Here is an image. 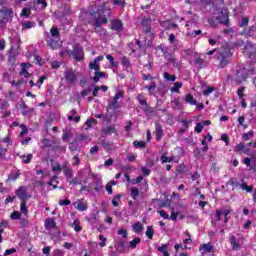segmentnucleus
I'll return each mask as SVG.
<instances>
[{
    "label": "nucleus",
    "instance_id": "2f4dec72",
    "mask_svg": "<svg viewBox=\"0 0 256 256\" xmlns=\"http://www.w3.org/2000/svg\"><path fill=\"white\" fill-rule=\"evenodd\" d=\"M240 189H242V191H246L247 193H251L255 189V187L249 186L247 185V183L243 182L240 185Z\"/></svg>",
    "mask_w": 256,
    "mask_h": 256
},
{
    "label": "nucleus",
    "instance_id": "e2e57ef3",
    "mask_svg": "<svg viewBox=\"0 0 256 256\" xmlns=\"http://www.w3.org/2000/svg\"><path fill=\"white\" fill-rule=\"evenodd\" d=\"M99 239H100V241H102V242L99 243V246L100 247H105V245H107V238H105V236L100 234Z\"/></svg>",
    "mask_w": 256,
    "mask_h": 256
},
{
    "label": "nucleus",
    "instance_id": "20e7f679",
    "mask_svg": "<svg viewBox=\"0 0 256 256\" xmlns=\"http://www.w3.org/2000/svg\"><path fill=\"white\" fill-rule=\"evenodd\" d=\"M137 99L140 103V105L142 107H144V113L146 115H153V113H155V108L149 106V104H147V99H145V95L143 94H138Z\"/></svg>",
    "mask_w": 256,
    "mask_h": 256
},
{
    "label": "nucleus",
    "instance_id": "473e14b6",
    "mask_svg": "<svg viewBox=\"0 0 256 256\" xmlns=\"http://www.w3.org/2000/svg\"><path fill=\"white\" fill-rule=\"evenodd\" d=\"M133 146L136 148V149H145L147 147V143H145V141H134L133 142Z\"/></svg>",
    "mask_w": 256,
    "mask_h": 256
},
{
    "label": "nucleus",
    "instance_id": "bf43d9fd",
    "mask_svg": "<svg viewBox=\"0 0 256 256\" xmlns=\"http://www.w3.org/2000/svg\"><path fill=\"white\" fill-rule=\"evenodd\" d=\"M118 235H122L123 239H127L128 237L127 229L120 228L118 230Z\"/></svg>",
    "mask_w": 256,
    "mask_h": 256
},
{
    "label": "nucleus",
    "instance_id": "8fccbe9b",
    "mask_svg": "<svg viewBox=\"0 0 256 256\" xmlns=\"http://www.w3.org/2000/svg\"><path fill=\"white\" fill-rule=\"evenodd\" d=\"M245 150V144L239 143L234 147V153H241V151Z\"/></svg>",
    "mask_w": 256,
    "mask_h": 256
},
{
    "label": "nucleus",
    "instance_id": "c03bdc74",
    "mask_svg": "<svg viewBox=\"0 0 256 256\" xmlns=\"http://www.w3.org/2000/svg\"><path fill=\"white\" fill-rule=\"evenodd\" d=\"M130 197H132L134 200L137 199V197H139V188L132 187Z\"/></svg>",
    "mask_w": 256,
    "mask_h": 256
},
{
    "label": "nucleus",
    "instance_id": "0e129e2a",
    "mask_svg": "<svg viewBox=\"0 0 256 256\" xmlns=\"http://www.w3.org/2000/svg\"><path fill=\"white\" fill-rule=\"evenodd\" d=\"M71 57V49H66L63 51H60V57Z\"/></svg>",
    "mask_w": 256,
    "mask_h": 256
},
{
    "label": "nucleus",
    "instance_id": "680f3d73",
    "mask_svg": "<svg viewBox=\"0 0 256 256\" xmlns=\"http://www.w3.org/2000/svg\"><path fill=\"white\" fill-rule=\"evenodd\" d=\"M141 23H142V27H150L151 26V18H144Z\"/></svg>",
    "mask_w": 256,
    "mask_h": 256
},
{
    "label": "nucleus",
    "instance_id": "f3484780",
    "mask_svg": "<svg viewBox=\"0 0 256 256\" xmlns=\"http://www.w3.org/2000/svg\"><path fill=\"white\" fill-rule=\"evenodd\" d=\"M200 251H203V254L213 253V246H211V243L203 244L200 246Z\"/></svg>",
    "mask_w": 256,
    "mask_h": 256
},
{
    "label": "nucleus",
    "instance_id": "bb28decb",
    "mask_svg": "<svg viewBox=\"0 0 256 256\" xmlns=\"http://www.w3.org/2000/svg\"><path fill=\"white\" fill-rule=\"evenodd\" d=\"M76 209H78V211H87V204L81 200H78L76 201Z\"/></svg>",
    "mask_w": 256,
    "mask_h": 256
},
{
    "label": "nucleus",
    "instance_id": "ea45409f",
    "mask_svg": "<svg viewBox=\"0 0 256 256\" xmlns=\"http://www.w3.org/2000/svg\"><path fill=\"white\" fill-rule=\"evenodd\" d=\"M153 235H155V230L153 229V226H147L146 236L148 237V239H153Z\"/></svg>",
    "mask_w": 256,
    "mask_h": 256
},
{
    "label": "nucleus",
    "instance_id": "de8ad7c7",
    "mask_svg": "<svg viewBox=\"0 0 256 256\" xmlns=\"http://www.w3.org/2000/svg\"><path fill=\"white\" fill-rule=\"evenodd\" d=\"M29 15H31V9L30 8H23L20 16L21 17H25L26 19H28Z\"/></svg>",
    "mask_w": 256,
    "mask_h": 256
},
{
    "label": "nucleus",
    "instance_id": "774afa93",
    "mask_svg": "<svg viewBox=\"0 0 256 256\" xmlns=\"http://www.w3.org/2000/svg\"><path fill=\"white\" fill-rule=\"evenodd\" d=\"M69 149H70V151H77V149H79V146L77 145V143L71 142L69 144Z\"/></svg>",
    "mask_w": 256,
    "mask_h": 256
},
{
    "label": "nucleus",
    "instance_id": "a211bd4d",
    "mask_svg": "<svg viewBox=\"0 0 256 256\" xmlns=\"http://www.w3.org/2000/svg\"><path fill=\"white\" fill-rule=\"evenodd\" d=\"M195 64L198 65L200 69H203V67L206 65V62L205 59L201 58V56L195 55Z\"/></svg>",
    "mask_w": 256,
    "mask_h": 256
},
{
    "label": "nucleus",
    "instance_id": "37998d69",
    "mask_svg": "<svg viewBox=\"0 0 256 256\" xmlns=\"http://www.w3.org/2000/svg\"><path fill=\"white\" fill-rule=\"evenodd\" d=\"M170 63H172L173 67L176 69H181V63L177 61V58L175 56L170 57Z\"/></svg>",
    "mask_w": 256,
    "mask_h": 256
},
{
    "label": "nucleus",
    "instance_id": "603ef678",
    "mask_svg": "<svg viewBox=\"0 0 256 256\" xmlns=\"http://www.w3.org/2000/svg\"><path fill=\"white\" fill-rule=\"evenodd\" d=\"M20 127L22 128V131L20 132V137L23 138L25 137V135H27V133H29V129L25 124L20 125Z\"/></svg>",
    "mask_w": 256,
    "mask_h": 256
},
{
    "label": "nucleus",
    "instance_id": "f8f14e48",
    "mask_svg": "<svg viewBox=\"0 0 256 256\" xmlns=\"http://www.w3.org/2000/svg\"><path fill=\"white\" fill-rule=\"evenodd\" d=\"M155 133H156V141H161L163 139V126L159 123H155Z\"/></svg>",
    "mask_w": 256,
    "mask_h": 256
},
{
    "label": "nucleus",
    "instance_id": "c9c22d12",
    "mask_svg": "<svg viewBox=\"0 0 256 256\" xmlns=\"http://www.w3.org/2000/svg\"><path fill=\"white\" fill-rule=\"evenodd\" d=\"M248 25H249V17L243 16L241 21L238 23V26L243 28V27H247Z\"/></svg>",
    "mask_w": 256,
    "mask_h": 256
},
{
    "label": "nucleus",
    "instance_id": "5701e85b",
    "mask_svg": "<svg viewBox=\"0 0 256 256\" xmlns=\"http://www.w3.org/2000/svg\"><path fill=\"white\" fill-rule=\"evenodd\" d=\"M104 135H113V133H117V129L115 126H108L102 130Z\"/></svg>",
    "mask_w": 256,
    "mask_h": 256
},
{
    "label": "nucleus",
    "instance_id": "1a4fd4ad",
    "mask_svg": "<svg viewBox=\"0 0 256 256\" xmlns=\"http://www.w3.org/2000/svg\"><path fill=\"white\" fill-rule=\"evenodd\" d=\"M244 53L248 58L255 55V46L251 42H247L244 46Z\"/></svg>",
    "mask_w": 256,
    "mask_h": 256
},
{
    "label": "nucleus",
    "instance_id": "e433bc0d",
    "mask_svg": "<svg viewBox=\"0 0 256 256\" xmlns=\"http://www.w3.org/2000/svg\"><path fill=\"white\" fill-rule=\"evenodd\" d=\"M255 31H256V27L255 26H250L249 29L244 31V34L247 37H253V35H255Z\"/></svg>",
    "mask_w": 256,
    "mask_h": 256
},
{
    "label": "nucleus",
    "instance_id": "9d476101",
    "mask_svg": "<svg viewBox=\"0 0 256 256\" xmlns=\"http://www.w3.org/2000/svg\"><path fill=\"white\" fill-rule=\"evenodd\" d=\"M16 196L21 200V201H28L29 197L27 195V190L21 186L17 191H16Z\"/></svg>",
    "mask_w": 256,
    "mask_h": 256
},
{
    "label": "nucleus",
    "instance_id": "b1692460",
    "mask_svg": "<svg viewBox=\"0 0 256 256\" xmlns=\"http://www.w3.org/2000/svg\"><path fill=\"white\" fill-rule=\"evenodd\" d=\"M50 34L52 35V37H54L55 39H59V37H61V32H59V28H57V26H53L50 29Z\"/></svg>",
    "mask_w": 256,
    "mask_h": 256
},
{
    "label": "nucleus",
    "instance_id": "13d9d810",
    "mask_svg": "<svg viewBox=\"0 0 256 256\" xmlns=\"http://www.w3.org/2000/svg\"><path fill=\"white\" fill-rule=\"evenodd\" d=\"M47 45L48 47H50L51 49H55V46L57 45V41L53 40V38H49L47 40Z\"/></svg>",
    "mask_w": 256,
    "mask_h": 256
},
{
    "label": "nucleus",
    "instance_id": "7ed1b4c3",
    "mask_svg": "<svg viewBox=\"0 0 256 256\" xmlns=\"http://www.w3.org/2000/svg\"><path fill=\"white\" fill-rule=\"evenodd\" d=\"M72 55L75 61L81 63L85 59V52L83 51V46L80 44H74L73 49L70 52V56Z\"/></svg>",
    "mask_w": 256,
    "mask_h": 256
},
{
    "label": "nucleus",
    "instance_id": "393cba45",
    "mask_svg": "<svg viewBox=\"0 0 256 256\" xmlns=\"http://www.w3.org/2000/svg\"><path fill=\"white\" fill-rule=\"evenodd\" d=\"M72 226L74 227V231H76V233H81V231H83L81 222L78 219L74 220Z\"/></svg>",
    "mask_w": 256,
    "mask_h": 256
},
{
    "label": "nucleus",
    "instance_id": "72a5a7b5",
    "mask_svg": "<svg viewBox=\"0 0 256 256\" xmlns=\"http://www.w3.org/2000/svg\"><path fill=\"white\" fill-rule=\"evenodd\" d=\"M21 159H23V163L26 165H29L33 159V154H27V155H22L20 156Z\"/></svg>",
    "mask_w": 256,
    "mask_h": 256
},
{
    "label": "nucleus",
    "instance_id": "f704fd0d",
    "mask_svg": "<svg viewBox=\"0 0 256 256\" xmlns=\"http://www.w3.org/2000/svg\"><path fill=\"white\" fill-rule=\"evenodd\" d=\"M123 197V195L121 194H117L113 197L112 199V205L113 207H119V201H121V198Z\"/></svg>",
    "mask_w": 256,
    "mask_h": 256
},
{
    "label": "nucleus",
    "instance_id": "a19ab883",
    "mask_svg": "<svg viewBox=\"0 0 256 256\" xmlns=\"http://www.w3.org/2000/svg\"><path fill=\"white\" fill-rule=\"evenodd\" d=\"M123 97H125V92L123 90H118L113 97V101H119V99H123Z\"/></svg>",
    "mask_w": 256,
    "mask_h": 256
},
{
    "label": "nucleus",
    "instance_id": "4468645a",
    "mask_svg": "<svg viewBox=\"0 0 256 256\" xmlns=\"http://www.w3.org/2000/svg\"><path fill=\"white\" fill-rule=\"evenodd\" d=\"M63 174L67 177V179H73V168L69 166H62Z\"/></svg>",
    "mask_w": 256,
    "mask_h": 256
},
{
    "label": "nucleus",
    "instance_id": "6e6d98bb",
    "mask_svg": "<svg viewBox=\"0 0 256 256\" xmlns=\"http://www.w3.org/2000/svg\"><path fill=\"white\" fill-rule=\"evenodd\" d=\"M213 91H215V87L208 86L207 89L203 91V95H205L207 97V96L211 95V93H213Z\"/></svg>",
    "mask_w": 256,
    "mask_h": 256
},
{
    "label": "nucleus",
    "instance_id": "3c124183",
    "mask_svg": "<svg viewBox=\"0 0 256 256\" xmlns=\"http://www.w3.org/2000/svg\"><path fill=\"white\" fill-rule=\"evenodd\" d=\"M10 219H12L13 221L21 219V212L19 211L12 212L10 215Z\"/></svg>",
    "mask_w": 256,
    "mask_h": 256
},
{
    "label": "nucleus",
    "instance_id": "6ab92c4d",
    "mask_svg": "<svg viewBox=\"0 0 256 256\" xmlns=\"http://www.w3.org/2000/svg\"><path fill=\"white\" fill-rule=\"evenodd\" d=\"M107 77V75L105 74V72H100V70L95 71L94 74V83H99V79H103Z\"/></svg>",
    "mask_w": 256,
    "mask_h": 256
},
{
    "label": "nucleus",
    "instance_id": "69168bd1",
    "mask_svg": "<svg viewBox=\"0 0 256 256\" xmlns=\"http://www.w3.org/2000/svg\"><path fill=\"white\" fill-rule=\"evenodd\" d=\"M93 123H97V120L96 119H94V118H90V119H87L86 120V126L88 127V128H90V127H92L93 126Z\"/></svg>",
    "mask_w": 256,
    "mask_h": 256
},
{
    "label": "nucleus",
    "instance_id": "c756f323",
    "mask_svg": "<svg viewBox=\"0 0 256 256\" xmlns=\"http://www.w3.org/2000/svg\"><path fill=\"white\" fill-rule=\"evenodd\" d=\"M111 3L116 7H127V2H125V0H112Z\"/></svg>",
    "mask_w": 256,
    "mask_h": 256
},
{
    "label": "nucleus",
    "instance_id": "4d7b16f0",
    "mask_svg": "<svg viewBox=\"0 0 256 256\" xmlns=\"http://www.w3.org/2000/svg\"><path fill=\"white\" fill-rule=\"evenodd\" d=\"M91 91H93V88L91 86H89L87 89L82 90L80 92L81 97H87V95H89V93H91Z\"/></svg>",
    "mask_w": 256,
    "mask_h": 256
},
{
    "label": "nucleus",
    "instance_id": "49530a36",
    "mask_svg": "<svg viewBox=\"0 0 256 256\" xmlns=\"http://www.w3.org/2000/svg\"><path fill=\"white\" fill-rule=\"evenodd\" d=\"M163 77H164V79L166 80V81H176V79H177V76L176 75H171V74H169V73H167V72H164V74H163Z\"/></svg>",
    "mask_w": 256,
    "mask_h": 256
},
{
    "label": "nucleus",
    "instance_id": "a878e982",
    "mask_svg": "<svg viewBox=\"0 0 256 256\" xmlns=\"http://www.w3.org/2000/svg\"><path fill=\"white\" fill-rule=\"evenodd\" d=\"M184 101L190 105H197V100H195L192 94H187Z\"/></svg>",
    "mask_w": 256,
    "mask_h": 256
},
{
    "label": "nucleus",
    "instance_id": "09e8293b",
    "mask_svg": "<svg viewBox=\"0 0 256 256\" xmlns=\"http://www.w3.org/2000/svg\"><path fill=\"white\" fill-rule=\"evenodd\" d=\"M20 211L24 215H27V213H28V211H27V201H21V203H20Z\"/></svg>",
    "mask_w": 256,
    "mask_h": 256
},
{
    "label": "nucleus",
    "instance_id": "864d4df0",
    "mask_svg": "<svg viewBox=\"0 0 256 256\" xmlns=\"http://www.w3.org/2000/svg\"><path fill=\"white\" fill-rule=\"evenodd\" d=\"M230 214H231V210L229 209L222 210V215H224V223H228L229 221L228 215Z\"/></svg>",
    "mask_w": 256,
    "mask_h": 256
},
{
    "label": "nucleus",
    "instance_id": "412c9836",
    "mask_svg": "<svg viewBox=\"0 0 256 256\" xmlns=\"http://www.w3.org/2000/svg\"><path fill=\"white\" fill-rule=\"evenodd\" d=\"M132 229L134 231V233H141V231H143L144 226L143 223L141 222H136L132 225Z\"/></svg>",
    "mask_w": 256,
    "mask_h": 256
},
{
    "label": "nucleus",
    "instance_id": "ddd939ff",
    "mask_svg": "<svg viewBox=\"0 0 256 256\" xmlns=\"http://www.w3.org/2000/svg\"><path fill=\"white\" fill-rule=\"evenodd\" d=\"M115 249L117 253H127V246H125V241L120 240L115 244Z\"/></svg>",
    "mask_w": 256,
    "mask_h": 256
},
{
    "label": "nucleus",
    "instance_id": "0eeeda50",
    "mask_svg": "<svg viewBox=\"0 0 256 256\" xmlns=\"http://www.w3.org/2000/svg\"><path fill=\"white\" fill-rule=\"evenodd\" d=\"M110 25V29H112V31H117L118 33L123 31V21H121V19L112 20Z\"/></svg>",
    "mask_w": 256,
    "mask_h": 256
},
{
    "label": "nucleus",
    "instance_id": "338daca9",
    "mask_svg": "<svg viewBox=\"0 0 256 256\" xmlns=\"http://www.w3.org/2000/svg\"><path fill=\"white\" fill-rule=\"evenodd\" d=\"M193 155L196 159H201V150L199 148H195L193 151Z\"/></svg>",
    "mask_w": 256,
    "mask_h": 256
},
{
    "label": "nucleus",
    "instance_id": "4be33fe9",
    "mask_svg": "<svg viewBox=\"0 0 256 256\" xmlns=\"http://www.w3.org/2000/svg\"><path fill=\"white\" fill-rule=\"evenodd\" d=\"M22 70L20 71V75H22L23 77H25L26 79H29L31 77V73H29L27 71V64L22 63L21 64Z\"/></svg>",
    "mask_w": 256,
    "mask_h": 256
},
{
    "label": "nucleus",
    "instance_id": "2eb2a0df",
    "mask_svg": "<svg viewBox=\"0 0 256 256\" xmlns=\"http://www.w3.org/2000/svg\"><path fill=\"white\" fill-rule=\"evenodd\" d=\"M230 245H232V249L234 251H239V249H241V244L237 242V238L235 236H230Z\"/></svg>",
    "mask_w": 256,
    "mask_h": 256
},
{
    "label": "nucleus",
    "instance_id": "dca6fc26",
    "mask_svg": "<svg viewBox=\"0 0 256 256\" xmlns=\"http://www.w3.org/2000/svg\"><path fill=\"white\" fill-rule=\"evenodd\" d=\"M45 229H55L57 227V222H55L52 218L46 219L45 223Z\"/></svg>",
    "mask_w": 256,
    "mask_h": 256
},
{
    "label": "nucleus",
    "instance_id": "423d86ee",
    "mask_svg": "<svg viewBox=\"0 0 256 256\" xmlns=\"http://www.w3.org/2000/svg\"><path fill=\"white\" fill-rule=\"evenodd\" d=\"M218 20L221 25H225V27H229L231 22L229 21V12L227 10H222L218 14Z\"/></svg>",
    "mask_w": 256,
    "mask_h": 256
},
{
    "label": "nucleus",
    "instance_id": "c85d7f7f",
    "mask_svg": "<svg viewBox=\"0 0 256 256\" xmlns=\"http://www.w3.org/2000/svg\"><path fill=\"white\" fill-rule=\"evenodd\" d=\"M228 185H231L233 187V191L237 189V187H241V182L237 181V179L232 178L228 181Z\"/></svg>",
    "mask_w": 256,
    "mask_h": 256
},
{
    "label": "nucleus",
    "instance_id": "cd10ccee",
    "mask_svg": "<svg viewBox=\"0 0 256 256\" xmlns=\"http://www.w3.org/2000/svg\"><path fill=\"white\" fill-rule=\"evenodd\" d=\"M106 59L109 61V64L112 67H115V68L119 67V63L115 61V58L111 56V54L106 55Z\"/></svg>",
    "mask_w": 256,
    "mask_h": 256
},
{
    "label": "nucleus",
    "instance_id": "7c9ffc66",
    "mask_svg": "<svg viewBox=\"0 0 256 256\" xmlns=\"http://www.w3.org/2000/svg\"><path fill=\"white\" fill-rule=\"evenodd\" d=\"M141 243V238L136 237L132 241H130V249H137V246Z\"/></svg>",
    "mask_w": 256,
    "mask_h": 256
},
{
    "label": "nucleus",
    "instance_id": "f257e3e1",
    "mask_svg": "<svg viewBox=\"0 0 256 256\" xmlns=\"http://www.w3.org/2000/svg\"><path fill=\"white\" fill-rule=\"evenodd\" d=\"M92 17L98 15L94 22V27H101L109 23L108 17H111V8H107V4L104 3L100 8L97 9V12H91Z\"/></svg>",
    "mask_w": 256,
    "mask_h": 256
},
{
    "label": "nucleus",
    "instance_id": "4c0bfd02",
    "mask_svg": "<svg viewBox=\"0 0 256 256\" xmlns=\"http://www.w3.org/2000/svg\"><path fill=\"white\" fill-rule=\"evenodd\" d=\"M121 63L126 69H129V67H131V61L129 60V58H127V56L122 57Z\"/></svg>",
    "mask_w": 256,
    "mask_h": 256
},
{
    "label": "nucleus",
    "instance_id": "9b49d317",
    "mask_svg": "<svg viewBox=\"0 0 256 256\" xmlns=\"http://www.w3.org/2000/svg\"><path fill=\"white\" fill-rule=\"evenodd\" d=\"M0 13H2L3 19H13V9L4 7L0 10Z\"/></svg>",
    "mask_w": 256,
    "mask_h": 256
},
{
    "label": "nucleus",
    "instance_id": "39448f33",
    "mask_svg": "<svg viewBox=\"0 0 256 256\" xmlns=\"http://www.w3.org/2000/svg\"><path fill=\"white\" fill-rule=\"evenodd\" d=\"M64 79L68 85H75V83H77V72L73 69L65 70Z\"/></svg>",
    "mask_w": 256,
    "mask_h": 256
},
{
    "label": "nucleus",
    "instance_id": "f03ea898",
    "mask_svg": "<svg viewBox=\"0 0 256 256\" xmlns=\"http://www.w3.org/2000/svg\"><path fill=\"white\" fill-rule=\"evenodd\" d=\"M231 57H233V53H231V48L229 45H223L218 49L217 59L219 61L218 67L219 69H225L229 65V61H231Z\"/></svg>",
    "mask_w": 256,
    "mask_h": 256
},
{
    "label": "nucleus",
    "instance_id": "6e6552de",
    "mask_svg": "<svg viewBox=\"0 0 256 256\" xmlns=\"http://www.w3.org/2000/svg\"><path fill=\"white\" fill-rule=\"evenodd\" d=\"M104 57L103 55H100L94 59V61H91L88 65L89 69L94 71H101V68L99 67V63L103 61Z\"/></svg>",
    "mask_w": 256,
    "mask_h": 256
},
{
    "label": "nucleus",
    "instance_id": "5fc2aeb1",
    "mask_svg": "<svg viewBox=\"0 0 256 256\" xmlns=\"http://www.w3.org/2000/svg\"><path fill=\"white\" fill-rule=\"evenodd\" d=\"M22 29H33V22L25 21L24 23H22Z\"/></svg>",
    "mask_w": 256,
    "mask_h": 256
},
{
    "label": "nucleus",
    "instance_id": "052dcab7",
    "mask_svg": "<svg viewBox=\"0 0 256 256\" xmlns=\"http://www.w3.org/2000/svg\"><path fill=\"white\" fill-rule=\"evenodd\" d=\"M244 91H245V86L238 88L237 95L239 99H243V97H245V94H243Z\"/></svg>",
    "mask_w": 256,
    "mask_h": 256
},
{
    "label": "nucleus",
    "instance_id": "aec40b11",
    "mask_svg": "<svg viewBox=\"0 0 256 256\" xmlns=\"http://www.w3.org/2000/svg\"><path fill=\"white\" fill-rule=\"evenodd\" d=\"M108 109H112L113 111H117V109H121V104L117 100H113L108 103Z\"/></svg>",
    "mask_w": 256,
    "mask_h": 256
},
{
    "label": "nucleus",
    "instance_id": "58836bf2",
    "mask_svg": "<svg viewBox=\"0 0 256 256\" xmlns=\"http://www.w3.org/2000/svg\"><path fill=\"white\" fill-rule=\"evenodd\" d=\"M158 251L163 254V256H169V251L167 250V244H162L158 247Z\"/></svg>",
    "mask_w": 256,
    "mask_h": 256
},
{
    "label": "nucleus",
    "instance_id": "79ce46f5",
    "mask_svg": "<svg viewBox=\"0 0 256 256\" xmlns=\"http://www.w3.org/2000/svg\"><path fill=\"white\" fill-rule=\"evenodd\" d=\"M253 135H255V131L251 130L248 133H244L242 135V139H244V141H251V138L253 137Z\"/></svg>",
    "mask_w": 256,
    "mask_h": 256
},
{
    "label": "nucleus",
    "instance_id": "a18cd8bd",
    "mask_svg": "<svg viewBox=\"0 0 256 256\" xmlns=\"http://www.w3.org/2000/svg\"><path fill=\"white\" fill-rule=\"evenodd\" d=\"M181 87H183V83L176 82V83H174V87L171 88V92L172 93H179V89H181Z\"/></svg>",
    "mask_w": 256,
    "mask_h": 256
}]
</instances>
